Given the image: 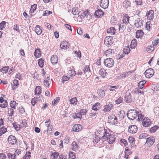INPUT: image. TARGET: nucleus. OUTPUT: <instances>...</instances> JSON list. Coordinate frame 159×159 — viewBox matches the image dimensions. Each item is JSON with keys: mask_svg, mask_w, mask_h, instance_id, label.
Returning <instances> with one entry per match:
<instances>
[{"mask_svg": "<svg viewBox=\"0 0 159 159\" xmlns=\"http://www.w3.org/2000/svg\"><path fill=\"white\" fill-rule=\"evenodd\" d=\"M104 135L102 137V141H107L109 144L113 143L115 141L114 135L110 133L108 129H104Z\"/></svg>", "mask_w": 159, "mask_h": 159, "instance_id": "f257e3e1", "label": "nucleus"}, {"mask_svg": "<svg viewBox=\"0 0 159 159\" xmlns=\"http://www.w3.org/2000/svg\"><path fill=\"white\" fill-rule=\"evenodd\" d=\"M127 115L129 119L134 120L137 116V112L134 110H130L128 111Z\"/></svg>", "mask_w": 159, "mask_h": 159, "instance_id": "f03ea898", "label": "nucleus"}, {"mask_svg": "<svg viewBox=\"0 0 159 159\" xmlns=\"http://www.w3.org/2000/svg\"><path fill=\"white\" fill-rule=\"evenodd\" d=\"M108 122L112 125H115L117 123V118L114 115H111L109 116L108 119Z\"/></svg>", "mask_w": 159, "mask_h": 159, "instance_id": "7ed1b4c3", "label": "nucleus"}, {"mask_svg": "<svg viewBox=\"0 0 159 159\" xmlns=\"http://www.w3.org/2000/svg\"><path fill=\"white\" fill-rule=\"evenodd\" d=\"M154 73V70L151 68L147 69L144 72L145 76L148 78H149L153 76Z\"/></svg>", "mask_w": 159, "mask_h": 159, "instance_id": "20e7f679", "label": "nucleus"}, {"mask_svg": "<svg viewBox=\"0 0 159 159\" xmlns=\"http://www.w3.org/2000/svg\"><path fill=\"white\" fill-rule=\"evenodd\" d=\"M114 61L111 58H107L104 61V64L105 66L108 67H112L113 65Z\"/></svg>", "mask_w": 159, "mask_h": 159, "instance_id": "39448f33", "label": "nucleus"}, {"mask_svg": "<svg viewBox=\"0 0 159 159\" xmlns=\"http://www.w3.org/2000/svg\"><path fill=\"white\" fill-rule=\"evenodd\" d=\"M155 141V138L153 137H150L147 138L145 144L148 146H150L153 145Z\"/></svg>", "mask_w": 159, "mask_h": 159, "instance_id": "423d86ee", "label": "nucleus"}, {"mask_svg": "<svg viewBox=\"0 0 159 159\" xmlns=\"http://www.w3.org/2000/svg\"><path fill=\"white\" fill-rule=\"evenodd\" d=\"M109 4L108 0H101L100 5L102 8L106 9L108 7Z\"/></svg>", "mask_w": 159, "mask_h": 159, "instance_id": "0eeeda50", "label": "nucleus"}, {"mask_svg": "<svg viewBox=\"0 0 159 159\" xmlns=\"http://www.w3.org/2000/svg\"><path fill=\"white\" fill-rule=\"evenodd\" d=\"M137 131V127L136 125H133L129 127L128 131L130 133H135Z\"/></svg>", "mask_w": 159, "mask_h": 159, "instance_id": "6e6552de", "label": "nucleus"}, {"mask_svg": "<svg viewBox=\"0 0 159 159\" xmlns=\"http://www.w3.org/2000/svg\"><path fill=\"white\" fill-rule=\"evenodd\" d=\"M83 71L86 77L89 76L91 74L89 66L88 65H86L84 67Z\"/></svg>", "mask_w": 159, "mask_h": 159, "instance_id": "1a4fd4ad", "label": "nucleus"}, {"mask_svg": "<svg viewBox=\"0 0 159 159\" xmlns=\"http://www.w3.org/2000/svg\"><path fill=\"white\" fill-rule=\"evenodd\" d=\"M8 141L10 144L14 145L16 143L17 140L14 136L11 135L8 138Z\"/></svg>", "mask_w": 159, "mask_h": 159, "instance_id": "9d476101", "label": "nucleus"}, {"mask_svg": "<svg viewBox=\"0 0 159 159\" xmlns=\"http://www.w3.org/2000/svg\"><path fill=\"white\" fill-rule=\"evenodd\" d=\"M151 124L150 120L147 118H145L143 120L142 125L143 126L148 127L150 126Z\"/></svg>", "mask_w": 159, "mask_h": 159, "instance_id": "9b49d317", "label": "nucleus"}, {"mask_svg": "<svg viewBox=\"0 0 159 159\" xmlns=\"http://www.w3.org/2000/svg\"><path fill=\"white\" fill-rule=\"evenodd\" d=\"M112 37L111 36H108L105 39L104 43L105 44L111 45L112 43Z\"/></svg>", "mask_w": 159, "mask_h": 159, "instance_id": "f8f14e48", "label": "nucleus"}, {"mask_svg": "<svg viewBox=\"0 0 159 159\" xmlns=\"http://www.w3.org/2000/svg\"><path fill=\"white\" fill-rule=\"evenodd\" d=\"M125 101L127 103H130L132 101L131 94L129 93H126L125 97Z\"/></svg>", "mask_w": 159, "mask_h": 159, "instance_id": "ddd939ff", "label": "nucleus"}, {"mask_svg": "<svg viewBox=\"0 0 159 159\" xmlns=\"http://www.w3.org/2000/svg\"><path fill=\"white\" fill-rule=\"evenodd\" d=\"M113 105L112 104L109 103L104 107L103 111L104 112H108L110 111L113 107Z\"/></svg>", "mask_w": 159, "mask_h": 159, "instance_id": "4468645a", "label": "nucleus"}, {"mask_svg": "<svg viewBox=\"0 0 159 159\" xmlns=\"http://www.w3.org/2000/svg\"><path fill=\"white\" fill-rule=\"evenodd\" d=\"M60 46L62 49H67L70 46L69 43L66 41H63L61 43Z\"/></svg>", "mask_w": 159, "mask_h": 159, "instance_id": "2eb2a0df", "label": "nucleus"}, {"mask_svg": "<svg viewBox=\"0 0 159 159\" xmlns=\"http://www.w3.org/2000/svg\"><path fill=\"white\" fill-rule=\"evenodd\" d=\"M134 25L137 28H139L143 25L142 20L139 18H137L135 20Z\"/></svg>", "mask_w": 159, "mask_h": 159, "instance_id": "dca6fc26", "label": "nucleus"}, {"mask_svg": "<svg viewBox=\"0 0 159 159\" xmlns=\"http://www.w3.org/2000/svg\"><path fill=\"white\" fill-rule=\"evenodd\" d=\"M154 12L153 10H150L147 13L146 16L149 20H152L153 18Z\"/></svg>", "mask_w": 159, "mask_h": 159, "instance_id": "f3484780", "label": "nucleus"}, {"mask_svg": "<svg viewBox=\"0 0 159 159\" xmlns=\"http://www.w3.org/2000/svg\"><path fill=\"white\" fill-rule=\"evenodd\" d=\"M114 54V51L111 47L110 48L107 50L105 52V54L107 57H111V56Z\"/></svg>", "mask_w": 159, "mask_h": 159, "instance_id": "a211bd4d", "label": "nucleus"}, {"mask_svg": "<svg viewBox=\"0 0 159 159\" xmlns=\"http://www.w3.org/2000/svg\"><path fill=\"white\" fill-rule=\"evenodd\" d=\"M103 14V12L102 10L99 9L96 11L94 13V15L97 17H100Z\"/></svg>", "mask_w": 159, "mask_h": 159, "instance_id": "6ab92c4d", "label": "nucleus"}, {"mask_svg": "<svg viewBox=\"0 0 159 159\" xmlns=\"http://www.w3.org/2000/svg\"><path fill=\"white\" fill-rule=\"evenodd\" d=\"M82 128V126L81 125L77 124L74 125L72 129L74 131L78 132L81 130Z\"/></svg>", "mask_w": 159, "mask_h": 159, "instance_id": "aec40b11", "label": "nucleus"}, {"mask_svg": "<svg viewBox=\"0 0 159 159\" xmlns=\"http://www.w3.org/2000/svg\"><path fill=\"white\" fill-rule=\"evenodd\" d=\"M58 59L57 56L56 55H53L51 58V61L53 65L57 63Z\"/></svg>", "mask_w": 159, "mask_h": 159, "instance_id": "412c9836", "label": "nucleus"}, {"mask_svg": "<svg viewBox=\"0 0 159 159\" xmlns=\"http://www.w3.org/2000/svg\"><path fill=\"white\" fill-rule=\"evenodd\" d=\"M131 3L128 0H125L123 3V7L127 9L130 7Z\"/></svg>", "mask_w": 159, "mask_h": 159, "instance_id": "4be33fe9", "label": "nucleus"}, {"mask_svg": "<svg viewBox=\"0 0 159 159\" xmlns=\"http://www.w3.org/2000/svg\"><path fill=\"white\" fill-rule=\"evenodd\" d=\"M144 33L142 30H138L136 33V38H139L142 37Z\"/></svg>", "mask_w": 159, "mask_h": 159, "instance_id": "5701e85b", "label": "nucleus"}, {"mask_svg": "<svg viewBox=\"0 0 159 159\" xmlns=\"http://www.w3.org/2000/svg\"><path fill=\"white\" fill-rule=\"evenodd\" d=\"M51 83V80L49 77H48L45 78L43 82V83L45 86L49 87Z\"/></svg>", "mask_w": 159, "mask_h": 159, "instance_id": "b1692460", "label": "nucleus"}, {"mask_svg": "<svg viewBox=\"0 0 159 159\" xmlns=\"http://www.w3.org/2000/svg\"><path fill=\"white\" fill-rule=\"evenodd\" d=\"M129 17L127 14H126L123 18L122 21L123 23L125 24H127L129 23Z\"/></svg>", "mask_w": 159, "mask_h": 159, "instance_id": "393cba45", "label": "nucleus"}, {"mask_svg": "<svg viewBox=\"0 0 159 159\" xmlns=\"http://www.w3.org/2000/svg\"><path fill=\"white\" fill-rule=\"evenodd\" d=\"M35 31L38 35H40L42 33V30L39 25H36L35 27Z\"/></svg>", "mask_w": 159, "mask_h": 159, "instance_id": "a878e982", "label": "nucleus"}, {"mask_svg": "<svg viewBox=\"0 0 159 159\" xmlns=\"http://www.w3.org/2000/svg\"><path fill=\"white\" fill-rule=\"evenodd\" d=\"M72 150L76 151L78 150V145L75 141H73L72 143Z\"/></svg>", "mask_w": 159, "mask_h": 159, "instance_id": "bb28decb", "label": "nucleus"}, {"mask_svg": "<svg viewBox=\"0 0 159 159\" xmlns=\"http://www.w3.org/2000/svg\"><path fill=\"white\" fill-rule=\"evenodd\" d=\"M34 56L36 58L39 57L41 55V52L39 49H37L35 50L34 52Z\"/></svg>", "mask_w": 159, "mask_h": 159, "instance_id": "cd10ccee", "label": "nucleus"}, {"mask_svg": "<svg viewBox=\"0 0 159 159\" xmlns=\"http://www.w3.org/2000/svg\"><path fill=\"white\" fill-rule=\"evenodd\" d=\"M100 103L99 102L95 103L92 107V109L94 111H97L99 109Z\"/></svg>", "mask_w": 159, "mask_h": 159, "instance_id": "c85d7f7f", "label": "nucleus"}, {"mask_svg": "<svg viewBox=\"0 0 159 159\" xmlns=\"http://www.w3.org/2000/svg\"><path fill=\"white\" fill-rule=\"evenodd\" d=\"M115 28L111 27L107 30V33L110 34L111 35H113L115 34Z\"/></svg>", "mask_w": 159, "mask_h": 159, "instance_id": "c756f323", "label": "nucleus"}, {"mask_svg": "<svg viewBox=\"0 0 159 159\" xmlns=\"http://www.w3.org/2000/svg\"><path fill=\"white\" fill-rule=\"evenodd\" d=\"M72 14L74 15H77L79 14L80 11H79L78 9L77 8H74L72 9Z\"/></svg>", "mask_w": 159, "mask_h": 159, "instance_id": "7c9ffc66", "label": "nucleus"}, {"mask_svg": "<svg viewBox=\"0 0 159 159\" xmlns=\"http://www.w3.org/2000/svg\"><path fill=\"white\" fill-rule=\"evenodd\" d=\"M41 92V88L39 86H37L34 91L35 95H39L40 94Z\"/></svg>", "mask_w": 159, "mask_h": 159, "instance_id": "2f4dec72", "label": "nucleus"}, {"mask_svg": "<svg viewBox=\"0 0 159 159\" xmlns=\"http://www.w3.org/2000/svg\"><path fill=\"white\" fill-rule=\"evenodd\" d=\"M146 81L143 80L140 81L138 84L139 88L140 89H142L143 88L144 85L146 83Z\"/></svg>", "mask_w": 159, "mask_h": 159, "instance_id": "473e14b6", "label": "nucleus"}, {"mask_svg": "<svg viewBox=\"0 0 159 159\" xmlns=\"http://www.w3.org/2000/svg\"><path fill=\"white\" fill-rule=\"evenodd\" d=\"M99 75H101L102 77H104L107 73L106 71L103 69H101L99 72Z\"/></svg>", "mask_w": 159, "mask_h": 159, "instance_id": "72a5a7b5", "label": "nucleus"}, {"mask_svg": "<svg viewBox=\"0 0 159 159\" xmlns=\"http://www.w3.org/2000/svg\"><path fill=\"white\" fill-rule=\"evenodd\" d=\"M8 103L6 100H5L2 102H0V107L2 108H5L7 107Z\"/></svg>", "mask_w": 159, "mask_h": 159, "instance_id": "f704fd0d", "label": "nucleus"}, {"mask_svg": "<svg viewBox=\"0 0 159 159\" xmlns=\"http://www.w3.org/2000/svg\"><path fill=\"white\" fill-rule=\"evenodd\" d=\"M98 94L102 98H103L105 96V93L104 90L100 89L98 91Z\"/></svg>", "mask_w": 159, "mask_h": 159, "instance_id": "c9c22d12", "label": "nucleus"}, {"mask_svg": "<svg viewBox=\"0 0 159 159\" xmlns=\"http://www.w3.org/2000/svg\"><path fill=\"white\" fill-rule=\"evenodd\" d=\"M137 45V42L136 40L134 39L132 40L131 43L130 48L132 49L134 48Z\"/></svg>", "mask_w": 159, "mask_h": 159, "instance_id": "e433bc0d", "label": "nucleus"}, {"mask_svg": "<svg viewBox=\"0 0 159 159\" xmlns=\"http://www.w3.org/2000/svg\"><path fill=\"white\" fill-rule=\"evenodd\" d=\"M7 131V129L5 127H2L0 128V136L5 133Z\"/></svg>", "mask_w": 159, "mask_h": 159, "instance_id": "4c0bfd02", "label": "nucleus"}, {"mask_svg": "<svg viewBox=\"0 0 159 159\" xmlns=\"http://www.w3.org/2000/svg\"><path fill=\"white\" fill-rule=\"evenodd\" d=\"M128 140L132 147H134L135 146L134 138L132 137H129Z\"/></svg>", "mask_w": 159, "mask_h": 159, "instance_id": "58836bf2", "label": "nucleus"}, {"mask_svg": "<svg viewBox=\"0 0 159 159\" xmlns=\"http://www.w3.org/2000/svg\"><path fill=\"white\" fill-rule=\"evenodd\" d=\"M18 82V81L16 80H15L13 81V83H12L11 84L12 86H13V87L12 86V88L13 89H16V87H15V86L16 87H17L19 85Z\"/></svg>", "mask_w": 159, "mask_h": 159, "instance_id": "ea45409f", "label": "nucleus"}, {"mask_svg": "<svg viewBox=\"0 0 159 159\" xmlns=\"http://www.w3.org/2000/svg\"><path fill=\"white\" fill-rule=\"evenodd\" d=\"M16 104H17L15 101H11L10 102V107L11 108L15 109L16 108Z\"/></svg>", "mask_w": 159, "mask_h": 159, "instance_id": "a19ab883", "label": "nucleus"}, {"mask_svg": "<svg viewBox=\"0 0 159 159\" xmlns=\"http://www.w3.org/2000/svg\"><path fill=\"white\" fill-rule=\"evenodd\" d=\"M137 116L138 117V120L139 121L141 120L143 117V116L142 114L141 111L137 112Z\"/></svg>", "mask_w": 159, "mask_h": 159, "instance_id": "79ce46f5", "label": "nucleus"}, {"mask_svg": "<svg viewBox=\"0 0 159 159\" xmlns=\"http://www.w3.org/2000/svg\"><path fill=\"white\" fill-rule=\"evenodd\" d=\"M8 68H9L8 66H5L2 68L0 69V72H2L3 73H6L7 72Z\"/></svg>", "mask_w": 159, "mask_h": 159, "instance_id": "37998d69", "label": "nucleus"}, {"mask_svg": "<svg viewBox=\"0 0 159 159\" xmlns=\"http://www.w3.org/2000/svg\"><path fill=\"white\" fill-rule=\"evenodd\" d=\"M38 99V98L34 97V98H32V99L31 103L32 104L33 106H34L35 104L38 101H39V100Z\"/></svg>", "mask_w": 159, "mask_h": 159, "instance_id": "c03bdc74", "label": "nucleus"}, {"mask_svg": "<svg viewBox=\"0 0 159 159\" xmlns=\"http://www.w3.org/2000/svg\"><path fill=\"white\" fill-rule=\"evenodd\" d=\"M123 52L126 54L129 53L130 49L129 47H125L123 49Z\"/></svg>", "mask_w": 159, "mask_h": 159, "instance_id": "a18cd8bd", "label": "nucleus"}, {"mask_svg": "<svg viewBox=\"0 0 159 159\" xmlns=\"http://www.w3.org/2000/svg\"><path fill=\"white\" fill-rule=\"evenodd\" d=\"M13 127L16 130L18 131L20 130V126L19 125L17 124L16 122H15L13 124Z\"/></svg>", "mask_w": 159, "mask_h": 159, "instance_id": "49530a36", "label": "nucleus"}, {"mask_svg": "<svg viewBox=\"0 0 159 159\" xmlns=\"http://www.w3.org/2000/svg\"><path fill=\"white\" fill-rule=\"evenodd\" d=\"M60 100V98H56L52 102V105L53 106H55L57 104Z\"/></svg>", "mask_w": 159, "mask_h": 159, "instance_id": "de8ad7c7", "label": "nucleus"}, {"mask_svg": "<svg viewBox=\"0 0 159 159\" xmlns=\"http://www.w3.org/2000/svg\"><path fill=\"white\" fill-rule=\"evenodd\" d=\"M70 102L71 104L75 105L77 104V100L75 98H71L70 100Z\"/></svg>", "mask_w": 159, "mask_h": 159, "instance_id": "09e8293b", "label": "nucleus"}, {"mask_svg": "<svg viewBox=\"0 0 159 159\" xmlns=\"http://www.w3.org/2000/svg\"><path fill=\"white\" fill-rule=\"evenodd\" d=\"M158 128V126L155 125L152 127L150 129V131L151 133H154Z\"/></svg>", "mask_w": 159, "mask_h": 159, "instance_id": "8fccbe9b", "label": "nucleus"}, {"mask_svg": "<svg viewBox=\"0 0 159 159\" xmlns=\"http://www.w3.org/2000/svg\"><path fill=\"white\" fill-rule=\"evenodd\" d=\"M75 153L72 152H70L69 153V158L71 159H75Z\"/></svg>", "mask_w": 159, "mask_h": 159, "instance_id": "3c124183", "label": "nucleus"}, {"mask_svg": "<svg viewBox=\"0 0 159 159\" xmlns=\"http://www.w3.org/2000/svg\"><path fill=\"white\" fill-rule=\"evenodd\" d=\"M36 8L37 5L36 4L32 5L31 7L30 12L31 13H33L34 11L36 9Z\"/></svg>", "mask_w": 159, "mask_h": 159, "instance_id": "603ef678", "label": "nucleus"}, {"mask_svg": "<svg viewBox=\"0 0 159 159\" xmlns=\"http://www.w3.org/2000/svg\"><path fill=\"white\" fill-rule=\"evenodd\" d=\"M44 63V61L42 59H40L39 60L38 62L39 66L41 67H43Z\"/></svg>", "mask_w": 159, "mask_h": 159, "instance_id": "864d4df0", "label": "nucleus"}, {"mask_svg": "<svg viewBox=\"0 0 159 159\" xmlns=\"http://www.w3.org/2000/svg\"><path fill=\"white\" fill-rule=\"evenodd\" d=\"M59 155V153L58 152H54L52 154L51 157L52 159H55L57 158Z\"/></svg>", "mask_w": 159, "mask_h": 159, "instance_id": "5fc2aeb1", "label": "nucleus"}, {"mask_svg": "<svg viewBox=\"0 0 159 159\" xmlns=\"http://www.w3.org/2000/svg\"><path fill=\"white\" fill-rule=\"evenodd\" d=\"M154 50V48L152 46L148 47L146 48V50L148 52H150Z\"/></svg>", "mask_w": 159, "mask_h": 159, "instance_id": "6e6d98bb", "label": "nucleus"}, {"mask_svg": "<svg viewBox=\"0 0 159 159\" xmlns=\"http://www.w3.org/2000/svg\"><path fill=\"white\" fill-rule=\"evenodd\" d=\"M123 101V98L122 97H119L118 99H117L115 101L116 103L117 104H119L121 102H122Z\"/></svg>", "mask_w": 159, "mask_h": 159, "instance_id": "4d7b16f0", "label": "nucleus"}, {"mask_svg": "<svg viewBox=\"0 0 159 159\" xmlns=\"http://www.w3.org/2000/svg\"><path fill=\"white\" fill-rule=\"evenodd\" d=\"M30 152H27L26 154L24 156L23 158L24 159H30Z\"/></svg>", "mask_w": 159, "mask_h": 159, "instance_id": "13d9d810", "label": "nucleus"}, {"mask_svg": "<svg viewBox=\"0 0 159 159\" xmlns=\"http://www.w3.org/2000/svg\"><path fill=\"white\" fill-rule=\"evenodd\" d=\"M7 156L9 159H15L16 157L14 154H12L11 153H8L7 154Z\"/></svg>", "mask_w": 159, "mask_h": 159, "instance_id": "bf43d9fd", "label": "nucleus"}, {"mask_svg": "<svg viewBox=\"0 0 159 159\" xmlns=\"http://www.w3.org/2000/svg\"><path fill=\"white\" fill-rule=\"evenodd\" d=\"M14 110L12 108H10V110H9L8 111V114L10 117H12L13 115Z\"/></svg>", "mask_w": 159, "mask_h": 159, "instance_id": "052dcab7", "label": "nucleus"}, {"mask_svg": "<svg viewBox=\"0 0 159 159\" xmlns=\"http://www.w3.org/2000/svg\"><path fill=\"white\" fill-rule=\"evenodd\" d=\"M125 25L126 24H125L123 23L120 24L119 27V30H120V29H122V30H123V29H125Z\"/></svg>", "mask_w": 159, "mask_h": 159, "instance_id": "680f3d73", "label": "nucleus"}, {"mask_svg": "<svg viewBox=\"0 0 159 159\" xmlns=\"http://www.w3.org/2000/svg\"><path fill=\"white\" fill-rule=\"evenodd\" d=\"M6 23L5 21H2L0 23V29L2 30L3 28H4V25H5Z\"/></svg>", "mask_w": 159, "mask_h": 159, "instance_id": "e2e57ef3", "label": "nucleus"}, {"mask_svg": "<svg viewBox=\"0 0 159 159\" xmlns=\"http://www.w3.org/2000/svg\"><path fill=\"white\" fill-rule=\"evenodd\" d=\"M52 13V12L51 11L48 10H46L43 13V16H48L49 15Z\"/></svg>", "mask_w": 159, "mask_h": 159, "instance_id": "0e129e2a", "label": "nucleus"}, {"mask_svg": "<svg viewBox=\"0 0 159 159\" xmlns=\"http://www.w3.org/2000/svg\"><path fill=\"white\" fill-rule=\"evenodd\" d=\"M69 80V78L66 76H63L62 78V82L64 83V82L67 81Z\"/></svg>", "mask_w": 159, "mask_h": 159, "instance_id": "69168bd1", "label": "nucleus"}, {"mask_svg": "<svg viewBox=\"0 0 159 159\" xmlns=\"http://www.w3.org/2000/svg\"><path fill=\"white\" fill-rule=\"evenodd\" d=\"M100 139L98 137H95L93 139V143L95 144L97 143L98 142V141H100Z\"/></svg>", "mask_w": 159, "mask_h": 159, "instance_id": "338daca9", "label": "nucleus"}, {"mask_svg": "<svg viewBox=\"0 0 159 159\" xmlns=\"http://www.w3.org/2000/svg\"><path fill=\"white\" fill-rule=\"evenodd\" d=\"M19 111L20 113L21 114H23L25 112L24 109L22 107H20L19 108Z\"/></svg>", "mask_w": 159, "mask_h": 159, "instance_id": "774afa93", "label": "nucleus"}]
</instances>
